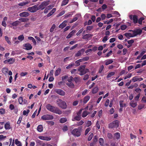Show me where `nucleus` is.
<instances>
[{
  "label": "nucleus",
  "instance_id": "1",
  "mask_svg": "<svg viewBox=\"0 0 146 146\" xmlns=\"http://www.w3.org/2000/svg\"><path fill=\"white\" fill-rule=\"evenodd\" d=\"M46 108L48 110L54 113L59 115L62 113V111L58 108L52 106L50 104L46 105Z\"/></svg>",
  "mask_w": 146,
  "mask_h": 146
},
{
  "label": "nucleus",
  "instance_id": "2",
  "mask_svg": "<svg viewBox=\"0 0 146 146\" xmlns=\"http://www.w3.org/2000/svg\"><path fill=\"white\" fill-rule=\"evenodd\" d=\"M82 126H80L77 128L74 129L71 132V133L75 137H79L80 136L82 130Z\"/></svg>",
  "mask_w": 146,
  "mask_h": 146
},
{
  "label": "nucleus",
  "instance_id": "3",
  "mask_svg": "<svg viewBox=\"0 0 146 146\" xmlns=\"http://www.w3.org/2000/svg\"><path fill=\"white\" fill-rule=\"evenodd\" d=\"M56 103L58 106L63 109H66L67 107L66 102L61 99H58L56 100Z\"/></svg>",
  "mask_w": 146,
  "mask_h": 146
},
{
  "label": "nucleus",
  "instance_id": "4",
  "mask_svg": "<svg viewBox=\"0 0 146 146\" xmlns=\"http://www.w3.org/2000/svg\"><path fill=\"white\" fill-rule=\"evenodd\" d=\"M86 65L80 66L78 69V71L80 72V75L82 76L89 72V69L85 68Z\"/></svg>",
  "mask_w": 146,
  "mask_h": 146
},
{
  "label": "nucleus",
  "instance_id": "5",
  "mask_svg": "<svg viewBox=\"0 0 146 146\" xmlns=\"http://www.w3.org/2000/svg\"><path fill=\"white\" fill-rule=\"evenodd\" d=\"M119 126V121L116 120L109 124L108 127L109 128H117Z\"/></svg>",
  "mask_w": 146,
  "mask_h": 146
},
{
  "label": "nucleus",
  "instance_id": "6",
  "mask_svg": "<svg viewBox=\"0 0 146 146\" xmlns=\"http://www.w3.org/2000/svg\"><path fill=\"white\" fill-rule=\"evenodd\" d=\"M38 6V4L35 5L32 7L28 8L27 10L31 13L35 12L39 10Z\"/></svg>",
  "mask_w": 146,
  "mask_h": 146
},
{
  "label": "nucleus",
  "instance_id": "7",
  "mask_svg": "<svg viewBox=\"0 0 146 146\" xmlns=\"http://www.w3.org/2000/svg\"><path fill=\"white\" fill-rule=\"evenodd\" d=\"M50 1L48 0L47 1H44L42 2L38 6L39 9H41V10H42L44 9L45 7L48 5L49 4V2Z\"/></svg>",
  "mask_w": 146,
  "mask_h": 146
},
{
  "label": "nucleus",
  "instance_id": "8",
  "mask_svg": "<svg viewBox=\"0 0 146 146\" xmlns=\"http://www.w3.org/2000/svg\"><path fill=\"white\" fill-rule=\"evenodd\" d=\"M129 18L131 20H133V23L134 24H136L138 23V17L136 15H131L129 16Z\"/></svg>",
  "mask_w": 146,
  "mask_h": 146
},
{
  "label": "nucleus",
  "instance_id": "9",
  "mask_svg": "<svg viewBox=\"0 0 146 146\" xmlns=\"http://www.w3.org/2000/svg\"><path fill=\"white\" fill-rule=\"evenodd\" d=\"M41 119L44 120H48L52 119L53 118V116L51 115L46 114L43 115L41 117Z\"/></svg>",
  "mask_w": 146,
  "mask_h": 146
},
{
  "label": "nucleus",
  "instance_id": "10",
  "mask_svg": "<svg viewBox=\"0 0 146 146\" xmlns=\"http://www.w3.org/2000/svg\"><path fill=\"white\" fill-rule=\"evenodd\" d=\"M23 46L25 48H23V49L27 50H31L32 48V46L29 43H27L23 44Z\"/></svg>",
  "mask_w": 146,
  "mask_h": 146
},
{
  "label": "nucleus",
  "instance_id": "11",
  "mask_svg": "<svg viewBox=\"0 0 146 146\" xmlns=\"http://www.w3.org/2000/svg\"><path fill=\"white\" fill-rule=\"evenodd\" d=\"M142 32V30L140 29H137L134 30L133 31V36H137L138 35H140Z\"/></svg>",
  "mask_w": 146,
  "mask_h": 146
},
{
  "label": "nucleus",
  "instance_id": "12",
  "mask_svg": "<svg viewBox=\"0 0 146 146\" xmlns=\"http://www.w3.org/2000/svg\"><path fill=\"white\" fill-rule=\"evenodd\" d=\"M56 92L58 94L62 96H64L65 95V92L62 90L60 89H57L55 90Z\"/></svg>",
  "mask_w": 146,
  "mask_h": 146
},
{
  "label": "nucleus",
  "instance_id": "13",
  "mask_svg": "<svg viewBox=\"0 0 146 146\" xmlns=\"http://www.w3.org/2000/svg\"><path fill=\"white\" fill-rule=\"evenodd\" d=\"M85 51V49L82 48L79 50L75 54V56L76 57H78L80 56L82 54H83Z\"/></svg>",
  "mask_w": 146,
  "mask_h": 146
},
{
  "label": "nucleus",
  "instance_id": "14",
  "mask_svg": "<svg viewBox=\"0 0 146 146\" xmlns=\"http://www.w3.org/2000/svg\"><path fill=\"white\" fill-rule=\"evenodd\" d=\"M143 79L142 78H139V76H136L133 77L131 80L132 82H135L137 81H142Z\"/></svg>",
  "mask_w": 146,
  "mask_h": 146
},
{
  "label": "nucleus",
  "instance_id": "15",
  "mask_svg": "<svg viewBox=\"0 0 146 146\" xmlns=\"http://www.w3.org/2000/svg\"><path fill=\"white\" fill-rule=\"evenodd\" d=\"M38 138L41 140L48 141L51 140V138L50 137L44 136H40L38 137Z\"/></svg>",
  "mask_w": 146,
  "mask_h": 146
},
{
  "label": "nucleus",
  "instance_id": "16",
  "mask_svg": "<svg viewBox=\"0 0 146 146\" xmlns=\"http://www.w3.org/2000/svg\"><path fill=\"white\" fill-rule=\"evenodd\" d=\"M29 15L30 14L29 13L24 11L20 13L19 15L21 17H26L29 16Z\"/></svg>",
  "mask_w": 146,
  "mask_h": 146
},
{
  "label": "nucleus",
  "instance_id": "17",
  "mask_svg": "<svg viewBox=\"0 0 146 146\" xmlns=\"http://www.w3.org/2000/svg\"><path fill=\"white\" fill-rule=\"evenodd\" d=\"M93 35L89 34H86L83 35L82 38L84 39H88L90 38H91Z\"/></svg>",
  "mask_w": 146,
  "mask_h": 146
},
{
  "label": "nucleus",
  "instance_id": "18",
  "mask_svg": "<svg viewBox=\"0 0 146 146\" xmlns=\"http://www.w3.org/2000/svg\"><path fill=\"white\" fill-rule=\"evenodd\" d=\"M67 21H64L59 26V28H61L62 29L65 27L66 25V23Z\"/></svg>",
  "mask_w": 146,
  "mask_h": 146
},
{
  "label": "nucleus",
  "instance_id": "19",
  "mask_svg": "<svg viewBox=\"0 0 146 146\" xmlns=\"http://www.w3.org/2000/svg\"><path fill=\"white\" fill-rule=\"evenodd\" d=\"M90 98V96H85L83 100V103L84 104H86L87 102L89 100Z\"/></svg>",
  "mask_w": 146,
  "mask_h": 146
},
{
  "label": "nucleus",
  "instance_id": "20",
  "mask_svg": "<svg viewBox=\"0 0 146 146\" xmlns=\"http://www.w3.org/2000/svg\"><path fill=\"white\" fill-rule=\"evenodd\" d=\"M36 143L38 145H40L41 146H44L45 143H43L42 141L38 139L36 141Z\"/></svg>",
  "mask_w": 146,
  "mask_h": 146
},
{
  "label": "nucleus",
  "instance_id": "21",
  "mask_svg": "<svg viewBox=\"0 0 146 146\" xmlns=\"http://www.w3.org/2000/svg\"><path fill=\"white\" fill-rule=\"evenodd\" d=\"M99 90V88L98 86L95 87L92 90V93L93 94L96 93Z\"/></svg>",
  "mask_w": 146,
  "mask_h": 146
},
{
  "label": "nucleus",
  "instance_id": "22",
  "mask_svg": "<svg viewBox=\"0 0 146 146\" xmlns=\"http://www.w3.org/2000/svg\"><path fill=\"white\" fill-rule=\"evenodd\" d=\"M21 23V22L19 21H16L11 23V24L13 26H17Z\"/></svg>",
  "mask_w": 146,
  "mask_h": 146
},
{
  "label": "nucleus",
  "instance_id": "23",
  "mask_svg": "<svg viewBox=\"0 0 146 146\" xmlns=\"http://www.w3.org/2000/svg\"><path fill=\"white\" fill-rule=\"evenodd\" d=\"M5 128L6 129H9L11 128L10 123L7 122L5 125Z\"/></svg>",
  "mask_w": 146,
  "mask_h": 146
},
{
  "label": "nucleus",
  "instance_id": "24",
  "mask_svg": "<svg viewBox=\"0 0 146 146\" xmlns=\"http://www.w3.org/2000/svg\"><path fill=\"white\" fill-rule=\"evenodd\" d=\"M119 106L120 107H126V104L125 103L123 102V101L120 100L119 102Z\"/></svg>",
  "mask_w": 146,
  "mask_h": 146
},
{
  "label": "nucleus",
  "instance_id": "25",
  "mask_svg": "<svg viewBox=\"0 0 146 146\" xmlns=\"http://www.w3.org/2000/svg\"><path fill=\"white\" fill-rule=\"evenodd\" d=\"M124 35L128 39L130 37H133L132 34L130 33H126L124 34Z\"/></svg>",
  "mask_w": 146,
  "mask_h": 146
},
{
  "label": "nucleus",
  "instance_id": "26",
  "mask_svg": "<svg viewBox=\"0 0 146 146\" xmlns=\"http://www.w3.org/2000/svg\"><path fill=\"white\" fill-rule=\"evenodd\" d=\"M28 38L29 40H32V42H33L35 45H36V41L33 37L32 36H29Z\"/></svg>",
  "mask_w": 146,
  "mask_h": 146
},
{
  "label": "nucleus",
  "instance_id": "27",
  "mask_svg": "<svg viewBox=\"0 0 146 146\" xmlns=\"http://www.w3.org/2000/svg\"><path fill=\"white\" fill-rule=\"evenodd\" d=\"M66 84L70 88H74V84L72 82H69Z\"/></svg>",
  "mask_w": 146,
  "mask_h": 146
},
{
  "label": "nucleus",
  "instance_id": "28",
  "mask_svg": "<svg viewBox=\"0 0 146 146\" xmlns=\"http://www.w3.org/2000/svg\"><path fill=\"white\" fill-rule=\"evenodd\" d=\"M37 130L39 132H41L43 131V127L41 125H39L37 127Z\"/></svg>",
  "mask_w": 146,
  "mask_h": 146
},
{
  "label": "nucleus",
  "instance_id": "29",
  "mask_svg": "<svg viewBox=\"0 0 146 146\" xmlns=\"http://www.w3.org/2000/svg\"><path fill=\"white\" fill-rule=\"evenodd\" d=\"M114 136L116 139H118L120 137V133L119 132H116L114 134Z\"/></svg>",
  "mask_w": 146,
  "mask_h": 146
},
{
  "label": "nucleus",
  "instance_id": "30",
  "mask_svg": "<svg viewBox=\"0 0 146 146\" xmlns=\"http://www.w3.org/2000/svg\"><path fill=\"white\" fill-rule=\"evenodd\" d=\"M2 71L3 74H6L8 72V69L7 68H4L2 69Z\"/></svg>",
  "mask_w": 146,
  "mask_h": 146
},
{
  "label": "nucleus",
  "instance_id": "31",
  "mask_svg": "<svg viewBox=\"0 0 146 146\" xmlns=\"http://www.w3.org/2000/svg\"><path fill=\"white\" fill-rule=\"evenodd\" d=\"M113 62V61L112 59H109L106 61L105 64L106 65H108L110 64H111Z\"/></svg>",
  "mask_w": 146,
  "mask_h": 146
},
{
  "label": "nucleus",
  "instance_id": "32",
  "mask_svg": "<svg viewBox=\"0 0 146 146\" xmlns=\"http://www.w3.org/2000/svg\"><path fill=\"white\" fill-rule=\"evenodd\" d=\"M61 71V69L60 68H58L56 70L55 73V76H58L59 75L60 72Z\"/></svg>",
  "mask_w": 146,
  "mask_h": 146
},
{
  "label": "nucleus",
  "instance_id": "33",
  "mask_svg": "<svg viewBox=\"0 0 146 146\" xmlns=\"http://www.w3.org/2000/svg\"><path fill=\"white\" fill-rule=\"evenodd\" d=\"M17 38L16 37H13V41L14 42V44H17L19 43V41L17 40Z\"/></svg>",
  "mask_w": 146,
  "mask_h": 146
},
{
  "label": "nucleus",
  "instance_id": "34",
  "mask_svg": "<svg viewBox=\"0 0 146 146\" xmlns=\"http://www.w3.org/2000/svg\"><path fill=\"white\" fill-rule=\"evenodd\" d=\"M15 144L17 146H22V145L21 142L19 141L17 139L15 140Z\"/></svg>",
  "mask_w": 146,
  "mask_h": 146
},
{
  "label": "nucleus",
  "instance_id": "35",
  "mask_svg": "<svg viewBox=\"0 0 146 146\" xmlns=\"http://www.w3.org/2000/svg\"><path fill=\"white\" fill-rule=\"evenodd\" d=\"M18 39L20 41H22L24 39V36L23 35H21L18 36Z\"/></svg>",
  "mask_w": 146,
  "mask_h": 146
},
{
  "label": "nucleus",
  "instance_id": "36",
  "mask_svg": "<svg viewBox=\"0 0 146 146\" xmlns=\"http://www.w3.org/2000/svg\"><path fill=\"white\" fill-rule=\"evenodd\" d=\"M8 63L9 64H13L15 61V59L13 58H10L9 59H7Z\"/></svg>",
  "mask_w": 146,
  "mask_h": 146
},
{
  "label": "nucleus",
  "instance_id": "37",
  "mask_svg": "<svg viewBox=\"0 0 146 146\" xmlns=\"http://www.w3.org/2000/svg\"><path fill=\"white\" fill-rule=\"evenodd\" d=\"M5 38L6 41L7 42V43L9 44L10 45L11 44V42L10 41V38L9 37H8L7 36H5Z\"/></svg>",
  "mask_w": 146,
  "mask_h": 146
},
{
  "label": "nucleus",
  "instance_id": "38",
  "mask_svg": "<svg viewBox=\"0 0 146 146\" xmlns=\"http://www.w3.org/2000/svg\"><path fill=\"white\" fill-rule=\"evenodd\" d=\"M67 121V119L66 118L62 117L60 120V122L61 123H64Z\"/></svg>",
  "mask_w": 146,
  "mask_h": 146
},
{
  "label": "nucleus",
  "instance_id": "39",
  "mask_svg": "<svg viewBox=\"0 0 146 146\" xmlns=\"http://www.w3.org/2000/svg\"><path fill=\"white\" fill-rule=\"evenodd\" d=\"M19 20L21 22H25L28 21L29 19L27 18H21L19 19Z\"/></svg>",
  "mask_w": 146,
  "mask_h": 146
},
{
  "label": "nucleus",
  "instance_id": "40",
  "mask_svg": "<svg viewBox=\"0 0 146 146\" xmlns=\"http://www.w3.org/2000/svg\"><path fill=\"white\" fill-rule=\"evenodd\" d=\"M115 73L114 72H111L109 73L108 74V75L107 76V78L108 79L111 78L112 76L115 74Z\"/></svg>",
  "mask_w": 146,
  "mask_h": 146
},
{
  "label": "nucleus",
  "instance_id": "41",
  "mask_svg": "<svg viewBox=\"0 0 146 146\" xmlns=\"http://www.w3.org/2000/svg\"><path fill=\"white\" fill-rule=\"evenodd\" d=\"M89 134L90 135L88 137V141H90L93 137V134L92 133L90 132L89 133Z\"/></svg>",
  "mask_w": 146,
  "mask_h": 146
},
{
  "label": "nucleus",
  "instance_id": "42",
  "mask_svg": "<svg viewBox=\"0 0 146 146\" xmlns=\"http://www.w3.org/2000/svg\"><path fill=\"white\" fill-rule=\"evenodd\" d=\"M89 114V112L86 111H84L82 114V117H85Z\"/></svg>",
  "mask_w": 146,
  "mask_h": 146
},
{
  "label": "nucleus",
  "instance_id": "43",
  "mask_svg": "<svg viewBox=\"0 0 146 146\" xmlns=\"http://www.w3.org/2000/svg\"><path fill=\"white\" fill-rule=\"evenodd\" d=\"M81 118V117L78 116L77 115H76L74 117V119H72V121H75V120L76 121H80Z\"/></svg>",
  "mask_w": 146,
  "mask_h": 146
},
{
  "label": "nucleus",
  "instance_id": "44",
  "mask_svg": "<svg viewBox=\"0 0 146 146\" xmlns=\"http://www.w3.org/2000/svg\"><path fill=\"white\" fill-rule=\"evenodd\" d=\"M130 104L131 106L134 108L137 106V102L134 103V102L132 101L130 103Z\"/></svg>",
  "mask_w": 146,
  "mask_h": 146
},
{
  "label": "nucleus",
  "instance_id": "45",
  "mask_svg": "<svg viewBox=\"0 0 146 146\" xmlns=\"http://www.w3.org/2000/svg\"><path fill=\"white\" fill-rule=\"evenodd\" d=\"M69 0H64L62 2L61 6L65 5L68 3Z\"/></svg>",
  "mask_w": 146,
  "mask_h": 146
},
{
  "label": "nucleus",
  "instance_id": "46",
  "mask_svg": "<svg viewBox=\"0 0 146 146\" xmlns=\"http://www.w3.org/2000/svg\"><path fill=\"white\" fill-rule=\"evenodd\" d=\"M56 27V25L54 24H53L50 29V32H52L53 31L54 29Z\"/></svg>",
  "mask_w": 146,
  "mask_h": 146
},
{
  "label": "nucleus",
  "instance_id": "47",
  "mask_svg": "<svg viewBox=\"0 0 146 146\" xmlns=\"http://www.w3.org/2000/svg\"><path fill=\"white\" fill-rule=\"evenodd\" d=\"M99 141L100 145L102 146H103L104 144V140L102 138H100L99 139Z\"/></svg>",
  "mask_w": 146,
  "mask_h": 146
},
{
  "label": "nucleus",
  "instance_id": "48",
  "mask_svg": "<svg viewBox=\"0 0 146 146\" xmlns=\"http://www.w3.org/2000/svg\"><path fill=\"white\" fill-rule=\"evenodd\" d=\"M23 98L21 96L18 99V101L19 102V103L20 104H22L23 103Z\"/></svg>",
  "mask_w": 146,
  "mask_h": 146
},
{
  "label": "nucleus",
  "instance_id": "49",
  "mask_svg": "<svg viewBox=\"0 0 146 146\" xmlns=\"http://www.w3.org/2000/svg\"><path fill=\"white\" fill-rule=\"evenodd\" d=\"M82 110H83L82 109H81L78 112H77V113H76L77 115L78 116L81 117V113L82 112Z\"/></svg>",
  "mask_w": 146,
  "mask_h": 146
},
{
  "label": "nucleus",
  "instance_id": "50",
  "mask_svg": "<svg viewBox=\"0 0 146 146\" xmlns=\"http://www.w3.org/2000/svg\"><path fill=\"white\" fill-rule=\"evenodd\" d=\"M93 26H88L87 27L86 29V31H91L92 29L93 28Z\"/></svg>",
  "mask_w": 146,
  "mask_h": 146
},
{
  "label": "nucleus",
  "instance_id": "51",
  "mask_svg": "<svg viewBox=\"0 0 146 146\" xmlns=\"http://www.w3.org/2000/svg\"><path fill=\"white\" fill-rule=\"evenodd\" d=\"M91 129L90 127H88L87 128L85 131V135H86L88 133V132L90 131L91 130Z\"/></svg>",
  "mask_w": 146,
  "mask_h": 146
},
{
  "label": "nucleus",
  "instance_id": "52",
  "mask_svg": "<svg viewBox=\"0 0 146 146\" xmlns=\"http://www.w3.org/2000/svg\"><path fill=\"white\" fill-rule=\"evenodd\" d=\"M78 19V18L77 17H75L73 18L72 20L70 21V23H72L73 22L76 21Z\"/></svg>",
  "mask_w": 146,
  "mask_h": 146
},
{
  "label": "nucleus",
  "instance_id": "53",
  "mask_svg": "<svg viewBox=\"0 0 146 146\" xmlns=\"http://www.w3.org/2000/svg\"><path fill=\"white\" fill-rule=\"evenodd\" d=\"M98 141V136L97 135H95L93 138V141L92 143H96Z\"/></svg>",
  "mask_w": 146,
  "mask_h": 146
},
{
  "label": "nucleus",
  "instance_id": "54",
  "mask_svg": "<svg viewBox=\"0 0 146 146\" xmlns=\"http://www.w3.org/2000/svg\"><path fill=\"white\" fill-rule=\"evenodd\" d=\"M28 3V2H21L19 3L18 4L20 6H23L25 5Z\"/></svg>",
  "mask_w": 146,
  "mask_h": 146
},
{
  "label": "nucleus",
  "instance_id": "55",
  "mask_svg": "<svg viewBox=\"0 0 146 146\" xmlns=\"http://www.w3.org/2000/svg\"><path fill=\"white\" fill-rule=\"evenodd\" d=\"M104 67L103 65H102V66H101L99 70V73H101L102 72V70H103L104 69Z\"/></svg>",
  "mask_w": 146,
  "mask_h": 146
},
{
  "label": "nucleus",
  "instance_id": "56",
  "mask_svg": "<svg viewBox=\"0 0 146 146\" xmlns=\"http://www.w3.org/2000/svg\"><path fill=\"white\" fill-rule=\"evenodd\" d=\"M83 31V28L80 29L78 32L76 33V35L77 36L79 35L80 34H81Z\"/></svg>",
  "mask_w": 146,
  "mask_h": 146
},
{
  "label": "nucleus",
  "instance_id": "57",
  "mask_svg": "<svg viewBox=\"0 0 146 146\" xmlns=\"http://www.w3.org/2000/svg\"><path fill=\"white\" fill-rule=\"evenodd\" d=\"M132 76V74L131 73L128 74L127 76H126L124 78V79L125 80L128 78H130Z\"/></svg>",
  "mask_w": 146,
  "mask_h": 146
},
{
  "label": "nucleus",
  "instance_id": "58",
  "mask_svg": "<svg viewBox=\"0 0 146 146\" xmlns=\"http://www.w3.org/2000/svg\"><path fill=\"white\" fill-rule=\"evenodd\" d=\"M127 26L125 25H123L121 26V29L122 30H125L127 28Z\"/></svg>",
  "mask_w": 146,
  "mask_h": 146
},
{
  "label": "nucleus",
  "instance_id": "59",
  "mask_svg": "<svg viewBox=\"0 0 146 146\" xmlns=\"http://www.w3.org/2000/svg\"><path fill=\"white\" fill-rule=\"evenodd\" d=\"M135 91L139 94H140V93L141 92V90L139 88H137L135 89Z\"/></svg>",
  "mask_w": 146,
  "mask_h": 146
},
{
  "label": "nucleus",
  "instance_id": "60",
  "mask_svg": "<svg viewBox=\"0 0 146 146\" xmlns=\"http://www.w3.org/2000/svg\"><path fill=\"white\" fill-rule=\"evenodd\" d=\"M140 96V94H139L136 96H135L134 99L136 101H138L139 100V97Z\"/></svg>",
  "mask_w": 146,
  "mask_h": 146
},
{
  "label": "nucleus",
  "instance_id": "61",
  "mask_svg": "<svg viewBox=\"0 0 146 146\" xmlns=\"http://www.w3.org/2000/svg\"><path fill=\"white\" fill-rule=\"evenodd\" d=\"M62 129L64 131H66L68 130V127L67 125H65L63 127Z\"/></svg>",
  "mask_w": 146,
  "mask_h": 146
},
{
  "label": "nucleus",
  "instance_id": "62",
  "mask_svg": "<svg viewBox=\"0 0 146 146\" xmlns=\"http://www.w3.org/2000/svg\"><path fill=\"white\" fill-rule=\"evenodd\" d=\"M117 47L119 49H121L123 48V46L122 44H119L117 45Z\"/></svg>",
  "mask_w": 146,
  "mask_h": 146
},
{
  "label": "nucleus",
  "instance_id": "63",
  "mask_svg": "<svg viewBox=\"0 0 146 146\" xmlns=\"http://www.w3.org/2000/svg\"><path fill=\"white\" fill-rule=\"evenodd\" d=\"M108 40V36H105L103 38L102 41L104 42H105L107 40Z\"/></svg>",
  "mask_w": 146,
  "mask_h": 146
},
{
  "label": "nucleus",
  "instance_id": "64",
  "mask_svg": "<svg viewBox=\"0 0 146 146\" xmlns=\"http://www.w3.org/2000/svg\"><path fill=\"white\" fill-rule=\"evenodd\" d=\"M109 102H110V100L108 99H107L105 103L104 104V106L106 107L108 106L109 105Z\"/></svg>",
  "mask_w": 146,
  "mask_h": 146
}]
</instances>
